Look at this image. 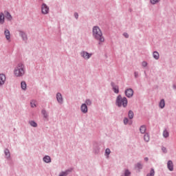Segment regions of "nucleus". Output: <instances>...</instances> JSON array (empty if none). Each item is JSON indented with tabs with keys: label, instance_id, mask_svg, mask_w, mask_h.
Instances as JSON below:
<instances>
[{
	"label": "nucleus",
	"instance_id": "1",
	"mask_svg": "<svg viewBox=\"0 0 176 176\" xmlns=\"http://www.w3.org/2000/svg\"><path fill=\"white\" fill-rule=\"evenodd\" d=\"M92 32L94 38L97 39V41H100V42H104V41H105V38L102 36V32L98 26H94Z\"/></svg>",
	"mask_w": 176,
	"mask_h": 176
},
{
	"label": "nucleus",
	"instance_id": "2",
	"mask_svg": "<svg viewBox=\"0 0 176 176\" xmlns=\"http://www.w3.org/2000/svg\"><path fill=\"white\" fill-rule=\"evenodd\" d=\"M128 101L127 98L124 97L122 98V95H118L116 100V105L120 108V107H123V108H126L127 107Z\"/></svg>",
	"mask_w": 176,
	"mask_h": 176
},
{
	"label": "nucleus",
	"instance_id": "3",
	"mask_svg": "<svg viewBox=\"0 0 176 176\" xmlns=\"http://www.w3.org/2000/svg\"><path fill=\"white\" fill-rule=\"evenodd\" d=\"M14 74L15 76L20 77L23 76L25 74V69H24V65L23 63H19L15 67Z\"/></svg>",
	"mask_w": 176,
	"mask_h": 176
},
{
	"label": "nucleus",
	"instance_id": "4",
	"mask_svg": "<svg viewBox=\"0 0 176 176\" xmlns=\"http://www.w3.org/2000/svg\"><path fill=\"white\" fill-rule=\"evenodd\" d=\"M80 54L85 60H89L93 56L92 53H89L86 51H82Z\"/></svg>",
	"mask_w": 176,
	"mask_h": 176
},
{
	"label": "nucleus",
	"instance_id": "5",
	"mask_svg": "<svg viewBox=\"0 0 176 176\" xmlns=\"http://www.w3.org/2000/svg\"><path fill=\"white\" fill-rule=\"evenodd\" d=\"M125 96L128 98H131V97H133V96H134V91L133 90V89L129 88V89H126L125 90Z\"/></svg>",
	"mask_w": 176,
	"mask_h": 176
},
{
	"label": "nucleus",
	"instance_id": "6",
	"mask_svg": "<svg viewBox=\"0 0 176 176\" xmlns=\"http://www.w3.org/2000/svg\"><path fill=\"white\" fill-rule=\"evenodd\" d=\"M41 12L43 14H47L49 13V7L45 3H43L41 6Z\"/></svg>",
	"mask_w": 176,
	"mask_h": 176
},
{
	"label": "nucleus",
	"instance_id": "7",
	"mask_svg": "<svg viewBox=\"0 0 176 176\" xmlns=\"http://www.w3.org/2000/svg\"><path fill=\"white\" fill-rule=\"evenodd\" d=\"M111 86L116 94H119V86L116 85L114 82H111Z\"/></svg>",
	"mask_w": 176,
	"mask_h": 176
},
{
	"label": "nucleus",
	"instance_id": "8",
	"mask_svg": "<svg viewBox=\"0 0 176 176\" xmlns=\"http://www.w3.org/2000/svg\"><path fill=\"white\" fill-rule=\"evenodd\" d=\"M56 100L58 104H63L64 102V99L63 98V95L61 94V93L58 92L56 94Z\"/></svg>",
	"mask_w": 176,
	"mask_h": 176
},
{
	"label": "nucleus",
	"instance_id": "9",
	"mask_svg": "<svg viewBox=\"0 0 176 176\" xmlns=\"http://www.w3.org/2000/svg\"><path fill=\"white\" fill-rule=\"evenodd\" d=\"M80 111L82 113H87L89 109H87V105L86 103H83L81 104Z\"/></svg>",
	"mask_w": 176,
	"mask_h": 176
},
{
	"label": "nucleus",
	"instance_id": "10",
	"mask_svg": "<svg viewBox=\"0 0 176 176\" xmlns=\"http://www.w3.org/2000/svg\"><path fill=\"white\" fill-rule=\"evenodd\" d=\"M167 167H168V170H169V171H174V164L173 163V161H171V160L168 161Z\"/></svg>",
	"mask_w": 176,
	"mask_h": 176
},
{
	"label": "nucleus",
	"instance_id": "11",
	"mask_svg": "<svg viewBox=\"0 0 176 176\" xmlns=\"http://www.w3.org/2000/svg\"><path fill=\"white\" fill-rule=\"evenodd\" d=\"M5 80H6V76L3 74H0V87L5 85Z\"/></svg>",
	"mask_w": 176,
	"mask_h": 176
},
{
	"label": "nucleus",
	"instance_id": "12",
	"mask_svg": "<svg viewBox=\"0 0 176 176\" xmlns=\"http://www.w3.org/2000/svg\"><path fill=\"white\" fill-rule=\"evenodd\" d=\"M72 171V169H67L65 171H62L60 173H59L58 176H67L69 173Z\"/></svg>",
	"mask_w": 176,
	"mask_h": 176
},
{
	"label": "nucleus",
	"instance_id": "13",
	"mask_svg": "<svg viewBox=\"0 0 176 176\" xmlns=\"http://www.w3.org/2000/svg\"><path fill=\"white\" fill-rule=\"evenodd\" d=\"M43 160L45 163H52V158L49 155H45L43 158Z\"/></svg>",
	"mask_w": 176,
	"mask_h": 176
},
{
	"label": "nucleus",
	"instance_id": "14",
	"mask_svg": "<svg viewBox=\"0 0 176 176\" xmlns=\"http://www.w3.org/2000/svg\"><path fill=\"white\" fill-rule=\"evenodd\" d=\"M140 132L141 134H145L146 133V125H142L140 127Z\"/></svg>",
	"mask_w": 176,
	"mask_h": 176
},
{
	"label": "nucleus",
	"instance_id": "15",
	"mask_svg": "<svg viewBox=\"0 0 176 176\" xmlns=\"http://www.w3.org/2000/svg\"><path fill=\"white\" fill-rule=\"evenodd\" d=\"M41 113L43 116L44 119H47L49 118V114L47 113V111L45 109H43L41 110Z\"/></svg>",
	"mask_w": 176,
	"mask_h": 176
},
{
	"label": "nucleus",
	"instance_id": "16",
	"mask_svg": "<svg viewBox=\"0 0 176 176\" xmlns=\"http://www.w3.org/2000/svg\"><path fill=\"white\" fill-rule=\"evenodd\" d=\"M4 35L6 38L7 41H9V39H10V32L9 31V30H5Z\"/></svg>",
	"mask_w": 176,
	"mask_h": 176
},
{
	"label": "nucleus",
	"instance_id": "17",
	"mask_svg": "<svg viewBox=\"0 0 176 176\" xmlns=\"http://www.w3.org/2000/svg\"><path fill=\"white\" fill-rule=\"evenodd\" d=\"M153 56L155 60H159L160 55L159 54V52H157V51H155L153 52Z\"/></svg>",
	"mask_w": 176,
	"mask_h": 176
},
{
	"label": "nucleus",
	"instance_id": "18",
	"mask_svg": "<svg viewBox=\"0 0 176 176\" xmlns=\"http://www.w3.org/2000/svg\"><path fill=\"white\" fill-rule=\"evenodd\" d=\"M159 107L161 109H163L164 107H166V102H164V99H162L159 103Z\"/></svg>",
	"mask_w": 176,
	"mask_h": 176
},
{
	"label": "nucleus",
	"instance_id": "19",
	"mask_svg": "<svg viewBox=\"0 0 176 176\" xmlns=\"http://www.w3.org/2000/svg\"><path fill=\"white\" fill-rule=\"evenodd\" d=\"M5 17L8 19L9 21H12V15L8 12H5Z\"/></svg>",
	"mask_w": 176,
	"mask_h": 176
},
{
	"label": "nucleus",
	"instance_id": "20",
	"mask_svg": "<svg viewBox=\"0 0 176 176\" xmlns=\"http://www.w3.org/2000/svg\"><path fill=\"white\" fill-rule=\"evenodd\" d=\"M5 23V15L3 12L0 14V24H3Z\"/></svg>",
	"mask_w": 176,
	"mask_h": 176
},
{
	"label": "nucleus",
	"instance_id": "21",
	"mask_svg": "<svg viewBox=\"0 0 176 176\" xmlns=\"http://www.w3.org/2000/svg\"><path fill=\"white\" fill-rule=\"evenodd\" d=\"M4 153L6 156V159H10V151L8 148L4 150Z\"/></svg>",
	"mask_w": 176,
	"mask_h": 176
},
{
	"label": "nucleus",
	"instance_id": "22",
	"mask_svg": "<svg viewBox=\"0 0 176 176\" xmlns=\"http://www.w3.org/2000/svg\"><path fill=\"white\" fill-rule=\"evenodd\" d=\"M19 34L21 36V38L23 39V41H27V34L24 33V32H19Z\"/></svg>",
	"mask_w": 176,
	"mask_h": 176
},
{
	"label": "nucleus",
	"instance_id": "23",
	"mask_svg": "<svg viewBox=\"0 0 176 176\" xmlns=\"http://www.w3.org/2000/svg\"><path fill=\"white\" fill-rule=\"evenodd\" d=\"M21 87L22 90L27 89V83L25 82V81H22L21 82Z\"/></svg>",
	"mask_w": 176,
	"mask_h": 176
},
{
	"label": "nucleus",
	"instance_id": "24",
	"mask_svg": "<svg viewBox=\"0 0 176 176\" xmlns=\"http://www.w3.org/2000/svg\"><path fill=\"white\" fill-rule=\"evenodd\" d=\"M169 136H170V133H168V131H167V129H165L163 131V137L164 138H168Z\"/></svg>",
	"mask_w": 176,
	"mask_h": 176
},
{
	"label": "nucleus",
	"instance_id": "25",
	"mask_svg": "<svg viewBox=\"0 0 176 176\" xmlns=\"http://www.w3.org/2000/svg\"><path fill=\"white\" fill-rule=\"evenodd\" d=\"M29 124H30L32 127H38V124L34 120L29 121Z\"/></svg>",
	"mask_w": 176,
	"mask_h": 176
},
{
	"label": "nucleus",
	"instance_id": "26",
	"mask_svg": "<svg viewBox=\"0 0 176 176\" xmlns=\"http://www.w3.org/2000/svg\"><path fill=\"white\" fill-rule=\"evenodd\" d=\"M144 140L146 142H149L150 136L149 133H145L144 135Z\"/></svg>",
	"mask_w": 176,
	"mask_h": 176
},
{
	"label": "nucleus",
	"instance_id": "27",
	"mask_svg": "<svg viewBox=\"0 0 176 176\" xmlns=\"http://www.w3.org/2000/svg\"><path fill=\"white\" fill-rule=\"evenodd\" d=\"M128 118L131 120L133 118H134V112L133 111L130 110L128 113Z\"/></svg>",
	"mask_w": 176,
	"mask_h": 176
},
{
	"label": "nucleus",
	"instance_id": "28",
	"mask_svg": "<svg viewBox=\"0 0 176 176\" xmlns=\"http://www.w3.org/2000/svg\"><path fill=\"white\" fill-rule=\"evenodd\" d=\"M131 175V172L129 169L125 170L124 174L121 175V176H130Z\"/></svg>",
	"mask_w": 176,
	"mask_h": 176
},
{
	"label": "nucleus",
	"instance_id": "29",
	"mask_svg": "<svg viewBox=\"0 0 176 176\" xmlns=\"http://www.w3.org/2000/svg\"><path fill=\"white\" fill-rule=\"evenodd\" d=\"M146 176H155V169L151 168L150 173L146 175Z\"/></svg>",
	"mask_w": 176,
	"mask_h": 176
},
{
	"label": "nucleus",
	"instance_id": "30",
	"mask_svg": "<svg viewBox=\"0 0 176 176\" xmlns=\"http://www.w3.org/2000/svg\"><path fill=\"white\" fill-rule=\"evenodd\" d=\"M111 154V149L106 148L104 155L107 156V157H109V155Z\"/></svg>",
	"mask_w": 176,
	"mask_h": 176
},
{
	"label": "nucleus",
	"instance_id": "31",
	"mask_svg": "<svg viewBox=\"0 0 176 176\" xmlns=\"http://www.w3.org/2000/svg\"><path fill=\"white\" fill-rule=\"evenodd\" d=\"M135 168H138V170H142V165L141 164L140 162H138L136 165H135Z\"/></svg>",
	"mask_w": 176,
	"mask_h": 176
},
{
	"label": "nucleus",
	"instance_id": "32",
	"mask_svg": "<svg viewBox=\"0 0 176 176\" xmlns=\"http://www.w3.org/2000/svg\"><path fill=\"white\" fill-rule=\"evenodd\" d=\"M150 2L152 5H156V3H159V2H160V0H150Z\"/></svg>",
	"mask_w": 176,
	"mask_h": 176
},
{
	"label": "nucleus",
	"instance_id": "33",
	"mask_svg": "<svg viewBox=\"0 0 176 176\" xmlns=\"http://www.w3.org/2000/svg\"><path fill=\"white\" fill-rule=\"evenodd\" d=\"M85 104H86V105H88V106L91 105V100L90 99H87L85 100Z\"/></svg>",
	"mask_w": 176,
	"mask_h": 176
},
{
	"label": "nucleus",
	"instance_id": "34",
	"mask_svg": "<svg viewBox=\"0 0 176 176\" xmlns=\"http://www.w3.org/2000/svg\"><path fill=\"white\" fill-rule=\"evenodd\" d=\"M123 122H124V124L125 125L129 124V118H124Z\"/></svg>",
	"mask_w": 176,
	"mask_h": 176
},
{
	"label": "nucleus",
	"instance_id": "35",
	"mask_svg": "<svg viewBox=\"0 0 176 176\" xmlns=\"http://www.w3.org/2000/svg\"><path fill=\"white\" fill-rule=\"evenodd\" d=\"M142 66L145 68V67H147L148 66V63L146 61H143L142 63Z\"/></svg>",
	"mask_w": 176,
	"mask_h": 176
},
{
	"label": "nucleus",
	"instance_id": "36",
	"mask_svg": "<svg viewBox=\"0 0 176 176\" xmlns=\"http://www.w3.org/2000/svg\"><path fill=\"white\" fill-rule=\"evenodd\" d=\"M30 105L32 108H35V107H36V104H35V101L34 100L30 102Z\"/></svg>",
	"mask_w": 176,
	"mask_h": 176
},
{
	"label": "nucleus",
	"instance_id": "37",
	"mask_svg": "<svg viewBox=\"0 0 176 176\" xmlns=\"http://www.w3.org/2000/svg\"><path fill=\"white\" fill-rule=\"evenodd\" d=\"M162 151L164 152V153H167V148L164 146L162 147Z\"/></svg>",
	"mask_w": 176,
	"mask_h": 176
},
{
	"label": "nucleus",
	"instance_id": "38",
	"mask_svg": "<svg viewBox=\"0 0 176 176\" xmlns=\"http://www.w3.org/2000/svg\"><path fill=\"white\" fill-rule=\"evenodd\" d=\"M134 76H135V78L137 79L139 76V73L138 72H134Z\"/></svg>",
	"mask_w": 176,
	"mask_h": 176
},
{
	"label": "nucleus",
	"instance_id": "39",
	"mask_svg": "<svg viewBox=\"0 0 176 176\" xmlns=\"http://www.w3.org/2000/svg\"><path fill=\"white\" fill-rule=\"evenodd\" d=\"M94 153L96 154V155H98V153H100V148H96V149H95L94 150Z\"/></svg>",
	"mask_w": 176,
	"mask_h": 176
},
{
	"label": "nucleus",
	"instance_id": "40",
	"mask_svg": "<svg viewBox=\"0 0 176 176\" xmlns=\"http://www.w3.org/2000/svg\"><path fill=\"white\" fill-rule=\"evenodd\" d=\"M123 36H124V38H129V34L124 32V33L123 34Z\"/></svg>",
	"mask_w": 176,
	"mask_h": 176
},
{
	"label": "nucleus",
	"instance_id": "41",
	"mask_svg": "<svg viewBox=\"0 0 176 176\" xmlns=\"http://www.w3.org/2000/svg\"><path fill=\"white\" fill-rule=\"evenodd\" d=\"M74 16L76 19H78V17H79V15L78 14V13H75Z\"/></svg>",
	"mask_w": 176,
	"mask_h": 176
},
{
	"label": "nucleus",
	"instance_id": "42",
	"mask_svg": "<svg viewBox=\"0 0 176 176\" xmlns=\"http://www.w3.org/2000/svg\"><path fill=\"white\" fill-rule=\"evenodd\" d=\"M144 160H145V162H148V160H149V158H148V157H144Z\"/></svg>",
	"mask_w": 176,
	"mask_h": 176
},
{
	"label": "nucleus",
	"instance_id": "43",
	"mask_svg": "<svg viewBox=\"0 0 176 176\" xmlns=\"http://www.w3.org/2000/svg\"><path fill=\"white\" fill-rule=\"evenodd\" d=\"M129 124H131V122H129Z\"/></svg>",
	"mask_w": 176,
	"mask_h": 176
}]
</instances>
